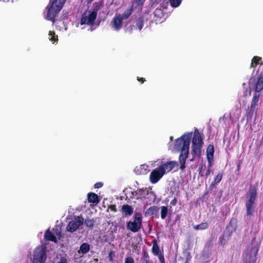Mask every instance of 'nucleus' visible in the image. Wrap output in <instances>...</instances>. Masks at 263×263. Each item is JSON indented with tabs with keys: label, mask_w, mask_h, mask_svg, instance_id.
I'll list each match as a JSON object with an SVG mask.
<instances>
[{
	"label": "nucleus",
	"mask_w": 263,
	"mask_h": 263,
	"mask_svg": "<svg viewBox=\"0 0 263 263\" xmlns=\"http://www.w3.org/2000/svg\"><path fill=\"white\" fill-rule=\"evenodd\" d=\"M132 194H133V196H137L136 191H134V192H132Z\"/></svg>",
	"instance_id": "nucleus-46"
},
{
	"label": "nucleus",
	"mask_w": 263,
	"mask_h": 263,
	"mask_svg": "<svg viewBox=\"0 0 263 263\" xmlns=\"http://www.w3.org/2000/svg\"><path fill=\"white\" fill-rule=\"evenodd\" d=\"M236 228L233 227L231 221L226 227L223 234L219 237V243L223 246L227 243L231 237L233 233L235 231Z\"/></svg>",
	"instance_id": "nucleus-7"
},
{
	"label": "nucleus",
	"mask_w": 263,
	"mask_h": 263,
	"mask_svg": "<svg viewBox=\"0 0 263 263\" xmlns=\"http://www.w3.org/2000/svg\"><path fill=\"white\" fill-rule=\"evenodd\" d=\"M44 238L46 240L51 241L55 243L57 242L56 237L49 229L45 232L44 234Z\"/></svg>",
	"instance_id": "nucleus-19"
},
{
	"label": "nucleus",
	"mask_w": 263,
	"mask_h": 263,
	"mask_svg": "<svg viewBox=\"0 0 263 263\" xmlns=\"http://www.w3.org/2000/svg\"><path fill=\"white\" fill-rule=\"evenodd\" d=\"M103 186V183L100 182H97L95 184L94 187L96 189L101 188Z\"/></svg>",
	"instance_id": "nucleus-40"
},
{
	"label": "nucleus",
	"mask_w": 263,
	"mask_h": 263,
	"mask_svg": "<svg viewBox=\"0 0 263 263\" xmlns=\"http://www.w3.org/2000/svg\"><path fill=\"white\" fill-rule=\"evenodd\" d=\"M115 256V253L114 251L112 250H111L109 251V254H108V259H109V260L111 262H112L114 259H113V257Z\"/></svg>",
	"instance_id": "nucleus-36"
},
{
	"label": "nucleus",
	"mask_w": 263,
	"mask_h": 263,
	"mask_svg": "<svg viewBox=\"0 0 263 263\" xmlns=\"http://www.w3.org/2000/svg\"><path fill=\"white\" fill-rule=\"evenodd\" d=\"M103 7V5L100 2H96L93 4V8L91 12H95L97 16L98 11Z\"/></svg>",
	"instance_id": "nucleus-30"
},
{
	"label": "nucleus",
	"mask_w": 263,
	"mask_h": 263,
	"mask_svg": "<svg viewBox=\"0 0 263 263\" xmlns=\"http://www.w3.org/2000/svg\"><path fill=\"white\" fill-rule=\"evenodd\" d=\"M192 133L184 134L177 139L175 142V148L181 151L179 156V161L180 164V169L182 171L185 168L186 160L189 154L190 143Z\"/></svg>",
	"instance_id": "nucleus-1"
},
{
	"label": "nucleus",
	"mask_w": 263,
	"mask_h": 263,
	"mask_svg": "<svg viewBox=\"0 0 263 263\" xmlns=\"http://www.w3.org/2000/svg\"><path fill=\"white\" fill-rule=\"evenodd\" d=\"M84 223V218L82 216H78L75 218L74 220L69 222L66 227V230L68 232H74L77 230Z\"/></svg>",
	"instance_id": "nucleus-8"
},
{
	"label": "nucleus",
	"mask_w": 263,
	"mask_h": 263,
	"mask_svg": "<svg viewBox=\"0 0 263 263\" xmlns=\"http://www.w3.org/2000/svg\"><path fill=\"white\" fill-rule=\"evenodd\" d=\"M214 154V145L213 144H209L206 149V158L209 163H211L213 159Z\"/></svg>",
	"instance_id": "nucleus-16"
},
{
	"label": "nucleus",
	"mask_w": 263,
	"mask_h": 263,
	"mask_svg": "<svg viewBox=\"0 0 263 263\" xmlns=\"http://www.w3.org/2000/svg\"><path fill=\"white\" fill-rule=\"evenodd\" d=\"M159 258V260H160V262L161 263H164L165 262V260H164V257L162 255L160 256Z\"/></svg>",
	"instance_id": "nucleus-44"
},
{
	"label": "nucleus",
	"mask_w": 263,
	"mask_h": 263,
	"mask_svg": "<svg viewBox=\"0 0 263 263\" xmlns=\"http://www.w3.org/2000/svg\"><path fill=\"white\" fill-rule=\"evenodd\" d=\"M258 250V248L255 249L253 255L251 254H247L245 259L243 260V263H256Z\"/></svg>",
	"instance_id": "nucleus-15"
},
{
	"label": "nucleus",
	"mask_w": 263,
	"mask_h": 263,
	"mask_svg": "<svg viewBox=\"0 0 263 263\" xmlns=\"http://www.w3.org/2000/svg\"><path fill=\"white\" fill-rule=\"evenodd\" d=\"M124 263H135V261L132 257H127L125 258Z\"/></svg>",
	"instance_id": "nucleus-37"
},
{
	"label": "nucleus",
	"mask_w": 263,
	"mask_h": 263,
	"mask_svg": "<svg viewBox=\"0 0 263 263\" xmlns=\"http://www.w3.org/2000/svg\"><path fill=\"white\" fill-rule=\"evenodd\" d=\"M46 258V248L42 246L37 247L34 251L32 263H45Z\"/></svg>",
	"instance_id": "nucleus-6"
},
{
	"label": "nucleus",
	"mask_w": 263,
	"mask_h": 263,
	"mask_svg": "<svg viewBox=\"0 0 263 263\" xmlns=\"http://www.w3.org/2000/svg\"><path fill=\"white\" fill-rule=\"evenodd\" d=\"M136 26L139 31L141 30L143 27V19L140 17L136 20Z\"/></svg>",
	"instance_id": "nucleus-31"
},
{
	"label": "nucleus",
	"mask_w": 263,
	"mask_h": 263,
	"mask_svg": "<svg viewBox=\"0 0 263 263\" xmlns=\"http://www.w3.org/2000/svg\"><path fill=\"white\" fill-rule=\"evenodd\" d=\"M108 208L114 212H116L117 211L116 205L115 204H111L108 206Z\"/></svg>",
	"instance_id": "nucleus-38"
},
{
	"label": "nucleus",
	"mask_w": 263,
	"mask_h": 263,
	"mask_svg": "<svg viewBox=\"0 0 263 263\" xmlns=\"http://www.w3.org/2000/svg\"><path fill=\"white\" fill-rule=\"evenodd\" d=\"M97 16L95 12H91L88 15L83 14L81 18V25H92L96 19Z\"/></svg>",
	"instance_id": "nucleus-10"
},
{
	"label": "nucleus",
	"mask_w": 263,
	"mask_h": 263,
	"mask_svg": "<svg viewBox=\"0 0 263 263\" xmlns=\"http://www.w3.org/2000/svg\"><path fill=\"white\" fill-rule=\"evenodd\" d=\"M137 79L139 82H141V83H143L146 81L144 78H139L138 77H137Z\"/></svg>",
	"instance_id": "nucleus-43"
},
{
	"label": "nucleus",
	"mask_w": 263,
	"mask_h": 263,
	"mask_svg": "<svg viewBox=\"0 0 263 263\" xmlns=\"http://www.w3.org/2000/svg\"><path fill=\"white\" fill-rule=\"evenodd\" d=\"M203 145V138L198 129L194 130L191 146L192 158L190 161L199 159L201 156V148Z\"/></svg>",
	"instance_id": "nucleus-3"
},
{
	"label": "nucleus",
	"mask_w": 263,
	"mask_h": 263,
	"mask_svg": "<svg viewBox=\"0 0 263 263\" xmlns=\"http://www.w3.org/2000/svg\"><path fill=\"white\" fill-rule=\"evenodd\" d=\"M122 211L125 216H130L133 214L134 210L132 206L128 204H124L122 206Z\"/></svg>",
	"instance_id": "nucleus-18"
},
{
	"label": "nucleus",
	"mask_w": 263,
	"mask_h": 263,
	"mask_svg": "<svg viewBox=\"0 0 263 263\" xmlns=\"http://www.w3.org/2000/svg\"><path fill=\"white\" fill-rule=\"evenodd\" d=\"M159 210V209L158 206L153 205V206L149 208L147 210V211L151 215H154V214L157 213L158 212Z\"/></svg>",
	"instance_id": "nucleus-33"
},
{
	"label": "nucleus",
	"mask_w": 263,
	"mask_h": 263,
	"mask_svg": "<svg viewBox=\"0 0 263 263\" xmlns=\"http://www.w3.org/2000/svg\"><path fill=\"white\" fill-rule=\"evenodd\" d=\"M210 174V170L209 168L206 171V173L204 175H205L206 177H208Z\"/></svg>",
	"instance_id": "nucleus-45"
},
{
	"label": "nucleus",
	"mask_w": 263,
	"mask_h": 263,
	"mask_svg": "<svg viewBox=\"0 0 263 263\" xmlns=\"http://www.w3.org/2000/svg\"><path fill=\"white\" fill-rule=\"evenodd\" d=\"M222 176H223V174L222 173H219L217 175V176L215 177V178L214 179V181L213 182H212L210 186V188L211 190L213 189V187H214L215 186V185L217 184L221 181V180L222 178Z\"/></svg>",
	"instance_id": "nucleus-22"
},
{
	"label": "nucleus",
	"mask_w": 263,
	"mask_h": 263,
	"mask_svg": "<svg viewBox=\"0 0 263 263\" xmlns=\"http://www.w3.org/2000/svg\"><path fill=\"white\" fill-rule=\"evenodd\" d=\"M152 243V252L155 255H158L160 252V250L157 240H153Z\"/></svg>",
	"instance_id": "nucleus-24"
},
{
	"label": "nucleus",
	"mask_w": 263,
	"mask_h": 263,
	"mask_svg": "<svg viewBox=\"0 0 263 263\" xmlns=\"http://www.w3.org/2000/svg\"><path fill=\"white\" fill-rule=\"evenodd\" d=\"M90 250V246L87 243H82L80 247V252L83 254H86Z\"/></svg>",
	"instance_id": "nucleus-23"
},
{
	"label": "nucleus",
	"mask_w": 263,
	"mask_h": 263,
	"mask_svg": "<svg viewBox=\"0 0 263 263\" xmlns=\"http://www.w3.org/2000/svg\"><path fill=\"white\" fill-rule=\"evenodd\" d=\"M142 216L140 213H136L134 216V221H129L126 223L127 229L134 233L139 231L142 227Z\"/></svg>",
	"instance_id": "nucleus-5"
},
{
	"label": "nucleus",
	"mask_w": 263,
	"mask_h": 263,
	"mask_svg": "<svg viewBox=\"0 0 263 263\" xmlns=\"http://www.w3.org/2000/svg\"><path fill=\"white\" fill-rule=\"evenodd\" d=\"M177 202V199L176 197H174V199L171 201L170 204L172 206H175Z\"/></svg>",
	"instance_id": "nucleus-41"
},
{
	"label": "nucleus",
	"mask_w": 263,
	"mask_h": 263,
	"mask_svg": "<svg viewBox=\"0 0 263 263\" xmlns=\"http://www.w3.org/2000/svg\"><path fill=\"white\" fill-rule=\"evenodd\" d=\"M260 97V94L259 92L255 91L253 95L250 106L249 107V113L253 114L255 108L258 106V101Z\"/></svg>",
	"instance_id": "nucleus-12"
},
{
	"label": "nucleus",
	"mask_w": 263,
	"mask_h": 263,
	"mask_svg": "<svg viewBox=\"0 0 263 263\" xmlns=\"http://www.w3.org/2000/svg\"><path fill=\"white\" fill-rule=\"evenodd\" d=\"M257 185L251 184L246 194L245 205L246 215L248 216L253 215L256 208V200L257 198Z\"/></svg>",
	"instance_id": "nucleus-2"
},
{
	"label": "nucleus",
	"mask_w": 263,
	"mask_h": 263,
	"mask_svg": "<svg viewBox=\"0 0 263 263\" xmlns=\"http://www.w3.org/2000/svg\"><path fill=\"white\" fill-rule=\"evenodd\" d=\"M49 35L51 36L50 38H49V40L52 42H54L58 40V36L55 35V32L54 31H50L49 32Z\"/></svg>",
	"instance_id": "nucleus-35"
},
{
	"label": "nucleus",
	"mask_w": 263,
	"mask_h": 263,
	"mask_svg": "<svg viewBox=\"0 0 263 263\" xmlns=\"http://www.w3.org/2000/svg\"><path fill=\"white\" fill-rule=\"evenodd\" d=\"M145 0H135V3L139 6H141L143 5Z\"/></svg>",
	"instance_id": "nucleus-39"
},
{
	"label": "nucleus",
	"mask_w": 263,
	"mask_h": 263,
	"mask_svg": "<svg viewBox=\"0 0 263 263\" xmlns=\"http://www.w3.org/2000/svg\"><path fill=\"white\" fill-rule=\"evenodd\" d=\"M95 220L93 218H86L85 220H84V223L85 225L89 229H92L93 227L95 224Z\"/></svg>",
	"instance_id": "nucleus-26"
},
{
	"label": "nucleus",
	"mask_w": 263,
	"mask_h": 263,
	"mask_svg": "<svg viewBox=\"0 0 263 263\" xmlns=\"http://www.w3.org/2000/svg\"><path fill=\"white\" fill-rule=\"evenodd\" d=\"M142 260L143 262H144V263H151L148 254L145 251L143 252V256L142 258Z\"/></svg>",
	"instance_id": "nucleus-32"
},
{
	"label": "nucleus",
	"mask_w": 263,
	"mask_h": 263,
	"mask_svg": "<svg viewBox=\"0 0 263 263\" xmlns=\"http://www.w3.org/2000/svg\"><path fill=\"white\" fill-rule=\"evenodd\" d=\"M258 64H262L261 62V58L258 56H254L252 59L250 66L251 67L255 68Z\"/></svg>",
	"instance_id": "nucleus-20"
},
{
	"label": "nucleus",
	"mask_w": 263,
	"mask_h": 263,
	"mask_svg": "<svg viewBox=\"0 0 263 263\" xmlns=\"http://www.w3.org/2000/svg\"><path fill=\"white\" fill-rule=\"evenodd\" d=\"M160 210L161 218L162 219H164L168 215V207L166 206H162L160 207Z\"/></svg>",
	"instance_id": "nucleus-25"
},
{
	"label": "nucleus",
	"mask_w": 263,
	"mask_h": 263,
	"mask_svg": "<svg viewBox=\"0 0 263 263\" xmlns=\"http://www.w3.org/2000/svg\"><path fill=\"white\" fill-rule=\"evenodd\" d=\"M208 227L209 224L207 222H202L199 224L194 226L193 228L196 230H203L207 229Z\"/></svg>",
	"instance_id": "nucleus-28"
},
{
	"label": "nucleus",
	"mask_w": 263,
	"mask_h": 263,
	"mask_svg": "<svg viewBox=\"0 0 263 263\" xmlns=\"http://www.w3.org/2000/svg\"><path fill=\"white\" fill-rule=\"evenodd\" d=\"M211 166H212V162L211 163H209L208 168H209L210 169Z\"/></svg>",
	"instance_id": "nucleus-47"
},
{
	"label": "nucleus",
	"mask_w": 263,
	"mask_h": 263,
	"mask_svg": "<svg viewBox=\"0 0 263 263\" xmlns=\"http://www.w3.org/2000/svg\"><path fill=\"white\" fill-rule=\"evenodd\" d=\"M123 20L120 17V14H118L114 17L112 23V27L115 30H120L122 26Z\"/></svg>",
	"instance_id": "nucleus-13"
},
{
	"label": "nucleus",
	"mask_w": 263,
	"mask_h": 263,
	"mask_svg": "<svg viewBox=\"0 0 263 263\" xmlns=\"http://www.w3.org/2000/svg\"><path fill=\"white\" fill-rule=\"evenodd\" d=\"M66 0L50 1L47 7V18L53 23L55 21V17L62 9Z\"/></svg>",
	"instance_id": "nucleus-4"
},
{
	"label": "nucleus",
	"mask_w": 263,
	"mask_h": 263,
	"mask_svg": "<svg viewBox=\"0 0 263 263\" xmlns=\"http://www.w3.org/2000/svg\"><path fill=\"white\" fill-rule=\"evenodd\" d=\"M132 11V8L127 9L122 14H120V17L123 20L127 19L131 15Z\"/></svg>",
	"instance_id": "nucleus-27"
},
{
	"label": "nucleus",
	"mask_w": 263,
	"mask_h": 263,
	"mask_svg": "<svg viewBox=\"0 0 263 263\" xmlns=\"http://www.w3.org/2000/svg\"><path fill=\"white\" fill-rule=\"evenodd\" d=\"M146 190V189L143 188L137 190L136 191L137 196H138L137 197V199H142L143 197H144Z\"/></svg>",
	"instance_id": "nucleus-29"
},
{
	"label": "nucleus",
	"mask_w": 263,
	"mask_h": 263,
	"mask_svg": "<svg viewBox=\"0 0 263 263\" xmlns=\"http://www.w3.org/2000/svg\"><path fill=\"white\" fill-rule=\"evenodd\" d=\"M178 165V162L175 161H162L161 164L158 167L164 175L165 173L170 172Z\"/></svg>",
	"instance_id": "nucleus-9"
},
{
	"label": "nucleus",
	"mask_w": 263,
	"mask_h": 263,
	"mask_svg": "<svg viewBox=\"0 0 263 263\" xmlns=\"http://www.w3.org/2000/svg\"><path fill=\"white\" fill-rule=\"evenodd\" d=\"M171 140H172L173 139V137H171Z\"/></svg>",
	"instance_id": "nucleus-49"
},
{
	"label": "nucleus",
	"mask_w": 263,
	"mask_h": 263,
	"mask_svg": "<svg viewBox=\"0 0 263 263\" xmlns=\"http://www.w3.org/2000/svg\"><path fill=\"white\" fill-rule=\"evenodd\" d=\"M132 28L130 29V31H129V32L131 33L132 32Z\"/></svg>",
	"instance_id": "nucleus-48"
},
{
	"label": "nucleus",
	"mask_w": 263,
	"mask_h": 263,
	"mask_svg": "<svg viewBox=\"0 0 263 263\" xmlns=\"http://www.w3.org/2000/svg\"><path fill=\"white\" fill-rule=\"evenodd\" d=\"M169 2L172 7L176 8L180 5L181 0H169Z\"/></svg>",
	"instance_id": "nucleus-34"
},
{
	"label": "nucleus",
	"mask_w": 263,
	"mask_h": 263,
	"mask_svg": "<svg viewBox=\"0 0 263 263\" xmlns=\"http://www.w3.org/2000/svg\"><path fill=\"white\" fill-rule=\"evenodd\" d=\"M254 89L255 91L257 92H259L263 89V69L262 71L260 72L257 78Z\"/></svg>",
	"instance_id": "nucleus-14"
},
{
	"label": "nucleus",
	"mask_w": 263,
	"mask_h": 263,
	"mask_svg": "<svg viewBox=\"0 0 263 263\" xmlns=\"http://www.w3.org/2000/svg\"><path fill=\"white\" fill-rule=\"evenodd\" d=\"M87 200L89 203L97 204L100 202L99 196L96 193L90 192L87 194Z\"/></svg>",
	"instance_id": "nucleus-17"
},
{
	"label": "nucleus",
	"mask_w": 263,
	"mask_h": 263,
	"mask_svg": "<svg viewBox=\"0 0 263 263\" xmlns=\"http://www.w3.org/2000/svg\"><path fill=\"white\" fill-rule=\"evenodd\" d=\"M164 174L157 167L153 170L149 176L150 182L153 184H155L163 176Z\"/></svg>",
	"instance_id": "nucleus-11"
},
{
	"label": "nucleus",
	"mask_w": 263,
	"mask_h": 263,
	"mask_svg": "<svg viewBox=\"0 0 263 263\" xmlns=\"http://www.w3.org/2000/svg\"><path fill=\"white\" fill-rule=\"evenodd\" d=\"M57 263H67V259L65 257H61L60 261Z\"/></svg>",
	"instance_id": "nucleus-42"
},
{
	"label": "nucleus",
	"mask_w": 263,
	"mask_h": 263,
	"mask_svg": "<svg viewBox=\"0 0 263 263\" xmlns=\"http://www.w3.org/2000/svg\"><path fill=\"white\" fill-rule=\"evenodd\" d=\"M206 170V164L205 162H203V161L201 162V163L199 164V167L198 168V176L199 177H203L204 176V172Z\"/></svg>",
	"instance_id": "nucleus-21"
}]
</instances>
